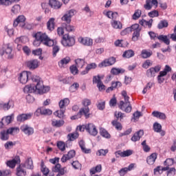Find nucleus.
<instances>
[{"mask_svg": "<svg viewBox=\"0 0 176 176\" xmlns=\"http://www.w3.org/2000/svg\"><path fill=\"white\" fill-rule=\"evenodd\" d=\"M32 37L35 38L33 41V45L36 47H38V46H41V43H43L45 46H48L50 47L54 46V40L51 39L46 33H43L42 32L33 33Z\"/></svg>", "mask_w": 176, "mask_h": 176, "instance_id": "1", "label": "nucleus"}, {"mask_svg": "<svg viewBox=\"0 0 176 176\" xmlns=\"http://www.w3.org/2000/svg\"><path fill=\"white\" fill-rule=\"evenodd\" d=\"M32 80L34 85L36 94H45V93H47L50 90V87L43 85V81L41 79V77L33 75Z\"/></svg>", "mask_w": 176, "mask_h": 176, "instance_id": "2", "label": "nucleus"}, {"mask_svg": "<svg viewBox=\"0 0 176 176\" xmlns=\"http://www.w3.org/2000/svg\"><path fill=\"white\" fill-rule=\"evenodd\" d=\"M82 104L85 107L81 108L76 116H72V120L79 119V118H81L82 115H84L86 119L90 117V109H89V105H91V100L89 99H84Z\"/></svg>", "mask_w": 176, "mask_h": 176, "instance_id": "3", "label": "nucleus"}, {"mask_svg": "<svg viewBox=\"0 0 176 176\" xmlns=\"http://www.w3.org/2000/svg\"><path fill=\"white\" fill-rule=\"evenodd\" d=\"M123 98L124 99V102L123 100H121L118 104V107L122 111H124V112H126V113H130L131 112V110L133 109V107H131V103H130V97L127 96V91H122L121 93Z\"/></svg>", "mask_w": 176, "mask_h": 176, "instance_id": "4", "label": "nucleus"}, {"mask_svg": "<svg viewBox=\"0 0 176 176\" xmlns=\"http://www.w3.org/2000/svg\"><path fill=\"white\" fill-rule=\"evenodd\" d=\"M69 105V99L65 98L59 102L60 110H58L54 113L55 116H57L60 119L64 118V113H65V107Z\"/></svg>", "mask_w": 176, "mask_h": 176, "instance_id": "5", "label": "nucleus"}, {"mask_svg": "<svg viewBox=\"0 0 176 176\" xmlns=\"http://www.w3.org/2000/svg\"><path fill=\"white\" fill-rule=\"evenodd\" d=\"M80 131H86L90 134V135H93L94 137H96L97 134H98V131H97V128L96 127V125L92 123L83 124L81 126H79L77 127Z\"/></svg>", "mask_w": 176, "mask_h": 176, "instance_id": "6", "label": "nucleus"}, {"mask_svg": "<svg viewBox=\"0 0 176 176\" xmlns=\"http://www.w3.org/2000/svg\"><path fill=\"white\" fill-rule=\"evenodd\" d=\"M62 45L65 47H71L75 45V38L72 36H70L69 34H66L63 35V40L61 41Z\"/></svg>", "mask_w": 176, "mask_h": 176, "instance_id": "7", "label": "nucleus"}, {"mask_svg": "<svg viewBox=\"0 0 176 176\" xmlns=\"http://www.w3.org/2000/svg\"><path fill=\"white\" fill-rule=\"evenodd\" d=\"M12 50L13 49L9 44L4 45L0 50V56H5L7 58H13Z\"/></svg>", "mask_w": 176, "mask_h": 176, "instance_id": "8", "label": "nucleus"}, {"mask_svg": "<svg viewBox=\"0 0 176 176\" xmlns=\"http://www.w3.org/2000/svg\"><path fill=\"white\" fill-rule=\"evenodd\" d=\"M32 76H34V75H32L31 72L24 71L19 74L18 79L21 83L25 85V83L28 82V79H30V78L32 79Z\"/></svg>", "mask_w": 176, "mask_h": 176, "instance_id": "9", "label": "nucleus"}, {"mask_svg": "<svg viewBox=\"0 0 176 176\" xmlns=\"http://www.w3.org/2000/svg\"><path fill=\"white\" fill-rule=\"evenodd\" d=\"M52 171L54 173H58L56 176H63L65 174H67L68 171L67 170V167L61 168V164H56L52 167Z\"/></svg>", "mask_w": 176, "mask_h": 176, "instance_id": "10", "label": "nucleus"}, {"mask_svg": "<svg viewBox=\"0 0 176 176\" xmlns=\"http://www.w3.org/2000/svg\"><path fill=\"white\" fill-rule=\"evenodd\" d=\"M116 63V58L113 56L109 58L104 59L101 63L98 65L99 68H102V67H111Z\"/></svg>", "mask_w": 176, "mask_h": 176, "instance_id": "11", "label": "nucleus"}, {"mask_svg": "<svg viewBox=\"0 0 176 176\" xmlns=\"http://www.w3.org/2000/svg\"><path fill=\"white\" fill-rule=\"evenodd\" d=\"M75 10H70L67 11L61 18L62 21H65L67 24L71 23V19L73 16H75Z\"/></svg>", "mask_w": 176, "mask_h": 176, "instance_id": "12", "label": "nucleus"}, {"mask_svg": "<svg viewBox=\"0 0 176 176\" xmlns=\"http://www.w3.org/2000/svg\"><path fill=\"white\" fill-rule=\"evenodd\" d=\"M78 41L83 46H93V39L89 37H79Z\"/></svg>", "mask_w": 176, "mask_h": 176, "instance_id": "13", "label": "nucleus"}, {"mask_svg": "<svg viewBox=\"0 0 176 176\" xmlns=\"http://www.w3.org/2000/svg\"><path fill=\"white\" fill-rule=\"evenodd\" d=\"M21 131L26 135H32L34 134V128L28 124H23L21 126Z\"/></svg>", "mask_w": 176, "mask_h": 176, "instance_id": "14", "label": "nucleus"}, {"mask_svg": "<svg viewBox=\"0 0 176 176\" xmlns=\"http://www.w3.org/2000/svg\"><path fill=\"white\" fill-rule=\"evenodd\" d=\"M18 25H19V27H21L22 28L25 25V16L23 15L19 16L15 21H14V27H17Z\"/></svg>", "mask_w": 176, "mask_h": 176, "instance_id": "15", "label": "nucleus"}, {"mask_svg": "<svg viewBox=\"0 0 176 176\" xmlns=\"http://www.w3.org/2000/svg\"><path fill=\"white\" fill-rule=\"evenodd\" d=\"M162 67L160 65H157L155 67H151L146 71V75L148 78H152L155 76V74L160 71Z\"/></svg>", "mask_w": 176, "mask_h": 176, "instance_id": "16", "label": "nucleus"}, {"mask_svg": "<svg viewBox=\"0 0 176 176\" xmlns=\"http://www.w3.org/2000/svg\"><path fill=\"white\" fill-rule=\"evenodd\" d=\"M26 67H28L29 69H36V68L39 67V62L36 59L28 60L26 62Z\"/></svg>", "mask_w": 176, "mask_h": 176, "instance_id": "17", "label": "nucleus"}, {"mask_svg": "<svg viewBox=\"0 0 176 176\" xmlns=\"http://www.w3.org/2000/svg\"><path fill=\"white\" fill-rule=\"evenodd\" d=\"M115 155L116 157H119L120 156L121 157H127L129 156H131L133 155V151L132 150H126L124 151H118L115 153Z\"/></svg>", "mask_w": 176, "mask_h": 176, "instance_id": "18", "label": "nucleus"}, {"mask_svg": "<svg viewBox=\"0 0 176 176\" xmlns=\"http://www.w3.org/2000/svg\"><path fill=\"white\" fill-rule=\"evenodd\" d=\"M157 0H146V4L144 5V8L146 9V10H151L152 9L153 5L157 8Z\"/></svg>", "mask_w": 176, "mask_h": 176, "instance_id": "19", "label": "nucleus"}, {"mask_svg": "<svg viewBox=\"0 0 176 176\" xmlns=\"http://www.w3.org/2000/svg\"><path fill=\"white\" fill-rule=\"evenodd\" d=\"M20 157L16 156L13 160L7 162L6 164L10 168H14L17 163H20Z\"/></svg>", "mask_w": 176, "mask_h": 176, "instance_id": "20", "label": "nucleus"}, {"mask_svg": "<svg viewBox=\"0 0 176 176\" xmlns=\"http://www.w3.org/2000/svg\"><path fill=\"white\" fill-rule=\"evenodd\" d=\"M16 175L17 176H25L27 175V170L24 166V164H19L16 168Z\"/></svg>", "mask_w": 176, "mask_h": 176, "instance_id": "21", "label": "nucleus"}, {"mask_svg": "<svg viewBox=\"0 0 176 176\" xmlns=\"http://www.w3.org/2000/svg\"><path fill=\"white\" fill-rule=\"evenodd\" d=\"M32 118V113H29L27 114H21L18 116L17 120L18 122H25V120H28Z\"/></svg>", "mask_w": 176, "mask_h": 176, "instance_id": "22", "label": "nucleus"}, {"mask_svg": "<svg viewBox=\"0 0 176 176\" xmlns=\"http://www.w3.org/2000/svg\"><path fill=\"white\" fill-rule=\"evenodd\" d=\"M157 159V153H153L151 155H149L147 159L146 162L150 166H152L153 164H155V162H156V160Z\"/></svg>", "mask_w": 176, "mask_h": 176, "instance_id": "23", "label": "nucleus"}, {"mask_svg": "<svg viewBox=\"0 0 176 176\" xmlns=\"http://www.w3.org/2000/svg\"><path fill=\"white\" fill-rule=\"evenodd\" d=\"M97 68V64L92 63L90 64H88L85 68V70L81 72V75H86L87 74H89V71L91 69H96Z\"/></svg>", "mask_w": 176, "mask_h": 176, "instance_id": "24", "label": "nucleus"}, {"mask_svg": "<svg viewBox=\"0 0 176 176\" xmlns=\"http://www.w3.org/2000/svg\"><path fill=\"white\" fill-rule=\"evenodd\" d=\"M142 135H144V131L140 130L139 131L134 133V135L131 138V141H133V142H136V141H140Z\"/></svg>", "mask_w": 176, "mask_h": 176, "instance_id": "25", "label": "nucleus"}, {"mask_svg": "<svg viewBox=\"0 0 176 176\" xmlns=\"http://www.w3.org/2000/svg\"><path fill=\"white\" fill-rule=\"evenodd\" d=\"M36 113H41V115H52L53 111L50 109H46L45 107L38 108L36 111Z\"/></svg>", "mask_w": 176, "mask_h": 176, "instance_id": "26", "label": "nucleus"}, {"mask_svg": "<svg viewBox=\"0 0 176 176\" xmlns=\"http://www.w3.org/2000/svg\"><path fill=\"white\" fill-rule=\"evenodd\" d=\"M21 164L24 165L25 168L34 170V162L32 161V158H28L25 163H22Z\"/></svg>", "mask_w": 176, "mask_h": 176, "instance_id": "27", "label": "nucleus"}, {"mask_svg": "<svg viewBox=\"0 0 176 176\" xmlns=\"http://www.w3.org/2000/svg\"><path fill=\"white\" fill-rule=\"evenodd\" d=\"M49 6L52 9H60L61 8V3L57 0H49Z\"/></svg>", "mask_w": 176, "mask_h": 176, "instance_id": "28", "label": "nucleus"}, {"mask_svg": "<svg viewBox=\"0 0 176 176\" xmlns=\"http://www.w3.org/2000/svg\"><path fill=\"white\" fill-rule=\"evenodd\" d=\"M153 23V19H150L149 21L142 19L139 22V24H140V25H142V27H148V28H152Z\"/></svg>", "mask_w": 176, "mask_h": 176, "instance_id": "29", "label": "nucleus"}, {"mask_svg": "<svg viewBox=\"0 0 176 176\" xmlns=\"http://www.w3.org/2000/svg\"><path fill=\"white\" fill-rule=\"evenodd\" d=\"M24 93L28 94V93H36V90L35 89V85H26L23 89Z\"/></svg>", "mask_w": 176, "mask_h": 176, "instance_id": "30", "label": "nucleus"}, {"mask_svg": "<svg viewBox=\"0 0 176 176\" xmlns=\"http://www.w3.org/2000/svg\"><path fill=\"white\" fill-rule=\"evenodd\" d=\"M152 54L153 52L151 50H143L141 52V57L142 58H149Z\"/></svg>", "mask_w": 176, "mask_h": 176, "instance_id": "31", "label": "nucleus"}, {"mask_svg": "<svg viewBox=\"0 0 176 176\" xmlns=\"http://www.w3.org/2000/svg\"><path fill=\"white\" fill-rule=\"evenodd\" d=\"M64 120H52V126L53 127H61L63 126H64Z\"/></svg>", "mask_w": 176, "mask_h": 176, "instance_id": "32", "label": "nucleus"}, {"mask_svg": "<svg viewBox=\"0 0 176 176\" xmlns=\"http://www.w3.org/2000/svg\"><path fill=\"white\" fill-rule=\"evenodd\" d=\"M157 38L160 40V42H163L165 45H170V39L166 35H160Z\"/></svg>", "mask_w": 176, "mask_h": 176, "instance_id": "33", "label": "nucleus"}, {"mask_svg": "<svg viewBox=\"0 0 176 176\" xmlns=\"http://www.w3.org/2000/svg\"><path fill=\"white\" fill-rule=\"evenodd\" d=\"M102 170V166H101V164H98L96 167H94L90 169V174L91 175H93L96 174V173H101Z\"/></svg>", "mask_w": 176, "mask_h": 176, "instance_id": "34", "label": "nucleus"}, {"mask_svg": "<svg viewBox=\"0 0 176 176\" xmlns=\"http://www.w3.org/2000/svg\"><path fill=\"white\" fill-rule=\"evenodd\" d=\"M69 61H71V58L68 56H66L65 58L60 60V62L58 63V65L59 67H60V68H63V67L67 65V64H68Z\"/></svg>", "mask_w": 176, "mask_h": 176, "instance_id": "35", "label": "nucleus"}, {"mask_svg": "<svg viewBox=\"0 0 176 176\" xmlns=\"http://www.w3.org/2000/svg\"><path fill=\"white\" fill-rule=\"evenodd\" d=\"M111 24H112V27L113 28H116V30H122V28H123V25L122 24V23L115 19L113 20V22Z\"/></svg>", "mask_w": 176, "mask_h": 176, "instance_id": "36", "label": "nucleus"}, {"mask_svg": "<svg viewBox=\"0 0 176 176\" xmlns=\"http://www.w3.org/2000/svg\"><path fill=\"white\" fill-rule=\"evenodd\" d=\"M47 28L49 30V31H53L54 30V19L51 18L50 20L47 22Z\"/></svg>", "mask_w": 176, "mask_h": 176, "instance_id": "37", "label": "nucleus"}, {"mask_svg": "<svg viewBox=\"0 0 176 176\" xmlns=\"http://www.w3.org/2000/svg\"><path fill=\"white\" fill-rule=\"evenodd\" d=\"M79 138V133L78 132L69 133L67 135L68 141H75L77 138Z\"/></svg>", "mask_w": 176, "mask_h": 176, "instance_id": "38", "label": "nucleus"}, {"mask_svg": "<svg viewBox=\"0 0 176 176\" xmlns=\"http://www.w3.org/2000/svg\"><path fill=\"white\" fill-rule=\"evenodd\" d=\"M152 115L155 118H159V119H162L163 120H166V114H164V113L153 111L152 113Z\"/></svg>", "mask_w": 176, "mask_h": 176, "instance_id": "39", "label": "nucleus"}, {"mask_svg": "<svg viewBox=\"0 0 176 176\" xmlns=\"http://www.w3.org/2000/svg\"><path fill=\"white\" fill-rule=\"evenodd\" d=\"M79 146L82 150V152H84V153H90L91 150L90 149H87L85 146V141L83 140H80L79 142Z\"/></svg>", "mask_w": 176, "mask_h": 176, "instance_id": "40", "label": "nucleus"}, {"mask_svg": "<svg viewBox=\"0 0 176 176\" xmlns=\"http://www.w3.org/2000/svg\"><path fill=\"white\" fill-rule=\"evenodd\" d=\"M129 28H130L131 32H141V28H140V25L138 23H135L131 27H129Z\"/></svg>", "mask_w": 176, "mask_h": 176, "instance_id": "41", "label": "nucleus"}, {"mask_svg": "<svg viewBox=\"0 0 176 176\" xmlns=\"http://www.w3.org/2000/svg\"><path fill=\"white\" fill-rule=\"evenodd\" d=\"M100 134L104 138H111V134H109V133L103 128L100 129Z\"/></svg>", "mask_w": 176, "mask_h": 176, "instance_id": "42", "label": "nucleus"}, {"mask_svg": "<svg viewBox=\"0 0 176 176\" xmlns=\"http://www.w3.org/2000/svg\"><path fill=\"white\" fill-rule=\"evenodd\" d=\"M134 56V51L129 50L127 51H125L122 55L123 57L125 58H130Z\"/></svg>", "mask_w": 176, "mask_h": 176, "instance_id": "43", "label": "nucleus"}, {"mask_svg": "<svg viewBox=\"0 0 176 176\" xmlns=\"http://www.w3.org/2000/svg\"><path fill=\"white\" fill-rule=\"evenodd\" d=\"M111 124L116 129V130H122L123 127L122 126V124L118 122V120H114L112 121Z\"/></svg>", "mask_w": 176, "mask_h": 176, "instance_id": "44", "label": "nucleus"}, {"mask_svg": "<svg viewBox=\"0 0 176 176\" xmlns=\"http://www.w3.org/2000/svg\"><path fill=\"white\" fill-rule=\"evenodd\" d=\"M107 16L109 19H112V20H116L118 19V12H113L112 11H109L107 12Z\"/></svg>", "mask_w": 176, "mask_h": 176, "instance_id": "45", "label": "nucleus"}, {"mask_svg": "<svg viewBox=\"0 0 176 176\" xmlns=\"http://www.w3.org/2000/svg\"><path fill=\"white\" fill-rule=\"evenodd\" d=\"M111 73L113 75H119V74H124V69L119 68H113L111 70Z\"/></svg>", "mask_w": 176, "mask_h": 176, "instance_id": "46", "label": "nucleus"}, {"mask_svg": "<svg viewBox=\"0 0 176 176\" xmlns=\"http://www.w3.org/2000/svg\"><path fill=\"white\" fill-rule=\"evenodd\" d=\"M157 27H158L159 30L166 28L168 27V22H167V21H166V20L161 21L159 23Z\"/></svg>", "mask_w": 176, "mask_h": 176, "instance_id": "47", "label": "nucleus"}, {"mask_svg": "<svg viewBox=\"0 0 176 176\" xmlns=\"http://www.w3.org/2000/svg\"><path fill=\"white\" fill-rule=\"evenodd\" d=\"M76 64L78 68H83L85 65V59L78 58L76 60Z\"/></svg>", "mask_w": 176, "mask_h": 176, "instance_id": "48", "label": "nucleus"}, {"mask_svg": "<svg viewBox=\"0 0 176 176\" xmlns=\"http://www.w3.org/2000/svg\"><path fill=\"white\" fill-rule=\"evenodd\" d=\"M57 146L58 149H60V151H61L62 152H64V151H65V143L64 142L58 141L57 142Z\"/></svg>", "mask_w": 176, "mask_h": 176, "instance_id": "49", "label": "nucleus"}, {"mask_svg": "<svg viewBox=\"0 0 176 176\" xmlns=\"http://www.w3.org/2000/svg\"><path fill=\"white\" fill-rule=\"evenodd\" d=\"M114 116H115V118H116L117 120H119V118L121 120L126 116L124 115V113H122L121 111H116L114 113Z\"/></svg>", "mask_w": 176, "mask_h": 176, "instance_id": "50", "label": "nucleus"}, {"mask_svg": "<svg viewBox=\"0 0 176 176\" xmlns=\"http://www.w3.org/2000/svg\"><path fill=\"white\" fill-rule=\"evenodd\" d=\"M148 16L149 17H151V19H153V17H159V11L154 10L148 12Z\"/></svg>", "mask_w": 176, "mask_h": 176, "instance_id": "51", "label": "nucleus"}, {"mask_svg": "<svg viewBox=\"0 0 176 176\" xmlns=\"http://www.w3.org/2000/svg\"><path fill=\"white\" fill-rule=\"evenodd\" d=\"M153 129L155 133H160L162 131V125L157 122L153 124Z\"/></svg>", "mask_w": 176, "mask_h": 176, "instance_id": "52", "label": "nucleus"}, {"mask_svg": "<svg viewBox=\"0 0 176 176\" xmlns=\"http://www.w3.org/2000/svg\"><path fill=\"white\" fill-rule=\"evenodd\" d=\"M1 140H3V141H6L9 140V133H8L6 131H2L1 132Z\"/></svg>", "mask_w": 176, "mask_h": 176, "instance_id": "53", "label": "nucleus"}, {"mask_svg": "<svg viewBox=\"0 0 176 176\" xmlns=\"http://www.w3.org/2000/svg\"><path fill=\"white\" fill-rule=\"evenodd\" d=\"M12 2H13V0H0V5L2 6H9V5H12Z\"/></svg>", "mask_w": 176, "mask_h": 176, "instance_id": "54", "label": "nucleus"}, {"mask_svg": "<svg viewBox=\"0 0 176 176\" xmlns=\"http://www.w3.org/2000/svg\"><path fill=\"white\" fill-rule=\"evenodd\" d=\"M142 11L140 10H137L133 15V20H138L141 17Z\"/></svg>", "mask_w": 176, "mask_h": 176, "instance_id": "55", "label": "nucleus"}, {"mask_svg": "<svg viewBox=\"0 0 176 176\" xmlns=\"http://www.w3.org/2000/svg\"><path fill=\"white\" fill-rule=\"evenodd\" d=\"M41 172L43 173V175L47 176L49 175V168H47L43 163L41 164Z\"/></svg>", "mask_w": 176, "mask_h": 176, "instance_id": "56", "label": "nucleus"}, {"mask_svg": "<svg viewBox=\"0 0 176 176\" xmlns=\"http://www.w3.org/2000/svg\"><path fill=\"white\" fill-rule=\"evenodd\" d=\"M21 8L20 7V5H15L12 8V12L14 14H16V13L20 12Z\"/></svg>", "mask_w": 176, "mask_h": 176, "instance_id": "57", "label": "nucleus"}, {"mask_svg": "<svg viewBox=\"0 0 176 176\" xmlns=\"http://www.w3.org/2000/svg\"><path fill=\"white\" fill-rule=\"evenodd\" d=\"M8 134H13V133H17L20 131V129L17 127H12L6 131Z\"/></svg>", "mask_w": 176, "mask_h": 176, "instance_id": "58", "label": "nucleus"}, {"mask_svg": "<svg viewBox=\"0 0 176 176\" xmlns=\"http://www.w3.org/2000/svg\"><path fill=\"white\" fill-rule=\"evenodd\" d=\"M58 52H60V47H58L57 45H54L52 48L53 57H56L57 56V54Z\"/></svg>", "mask_w": 176, "mask_h": 176, "instance_id": "59", "label": "nucleus"}, {"mask_svg": "<svg viewBox=\"0 0 176 176\" xmlns=\"http://www.w3.org/2000/svg\"><path fill=\"white\" fill-rule=\"evenodd\" d=\"M109 151L108 149H100L99 151H98L96 155L98 156H105V155H107V153H108Z\"/></svg>", "mask_w": 176, "mask_h": 176, "instance_id": "60", "label": "nucleus"}, {"mask_svg": "<svg viewBox=\"0 0 176 176\" xmlns=\"http://www.w3.org/2000/svg\"><path fill=\"white\" fill-rule=\"evenodd\" d=\"M102 81H101V77H100V76H94L93 77V83H96V85H100V82H102Z\"/></svg>", "mask_w": 176, "mask_h": 176, "instance_id": "61", "label": "nucleus"}, {"mask_svg": "<svg viewBox=\"0 0 176 176\" xmlns=\"http://www.w3.org/2000/svg\"><path fill=\"white\" fill-rule=\"evenodd\" d=\"M2 121L4 122V124H9L12 122V116H8L6 118H2Z\"/></svg>", "mask_w": 176, "mask_h": 176, "instance_id": "62", "label": "nucleus"}, {"mask_svg": "<svg viewBox=\"0 0 176 176\" xmlns=\"http://www.w3.org/2000/svg\"><path fill=\"white\" fill-rule=\"evenodd\" d=\"M140 32H134L132 36V41L133 42H137L138 41V38H140Z\"/></svg>", "mask_w": 176, "mask_h": 176, "instance_id": "63", "label": "nucleus"}, {"mask_svg": "<svg viewBox=\"0 0 176 176\" xmlns=\"http://www.w3.org/2000/svg\"><path fill=\"white\" fill-rule=\"evenodd\" d=\"M175 175V168H170L167 171V176H174Z\"/></svg>", "mask_w": 176, "mask_h": 176, "instance_id": "64", "label": "nucleus"}]
</instances>
